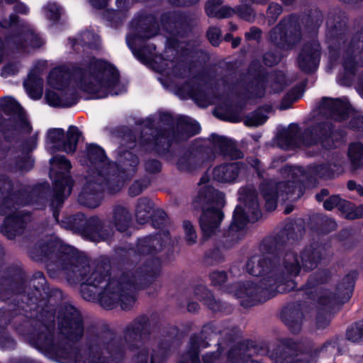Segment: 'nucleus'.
Masks as SVG:
<instances>
[{
	"label": "nucleus",
	"instance_id": "f257e3e1",
	"mask_svg": "<svg viewBox=\"0 0 363 363\" xmlns=\"http://www.w3.org/2000/svg\"><path fill=\"white\" fill-rule=\"evenodd\" d=\"M306 229L302 222L293 220L274 236L264 238L260 249L264 254L256 261L254 257L246 263L247 273L261 277L259 283L246 281L239 285L235 296L240 299V305L249 308L266 302L278 294H286L294 290L297 283L293 279L301 271L300 261L296 252H285L282 264L280 256L288 242L294 243L301 239Z\"/></svg>",
	"mask_w": 363,
	"mask_h": 363
},
{
	"label": "nucleus",
	"instance_id": "f03ea898",
	"mask_svg": "<svg viewBox=\"0 0 363 363\" xmlns=\"http://www.w3.org/2000/svg\"><path fill=\"white\" fill-rule=\"evenodd\" d=\"M0 298L9 300L8 307L0 308V327L7 328L12 320L23 316L16 326L17 332L28 340L22 329H28L34 320L41 321L50 306V301L61 299L62 291L50 289L47 279L40 271L33 273L27 280L24 269L16 264L6 267L0 277Z\"/></svg>",
	"mask_w": 363,
	"mask_h": 363
},
{
	"label": "nucleus",
	"instance_id": "7ed1b4c3",
	"mask_svg": "<svg viewBox=\"0 0 363 363\" xmlns=\"http://www.w3.org/2000/svg\"><path fill=\"white\" fill-rule=\"evenodd\" d=\"M32 259L45 264L50 277L58 271L67 272V281L80 284L82 297L94 302L99 299V289H104L111 277V261L102 257L91 269L87 257L60 239L39 240L30 249Z\"/></svg>",
	"mask_w": 363,
	"mask_h": 363
},
{
	"label": "nucleus",
	"instance_id": "20e7f679",
	"mask_svg": "<svg viewBox=\"0 0 363 363\" xmlns=\"http://www.w3.org/2000/svg\"><path fill=\"white\" fill-rule=\"evenodd\" d=\"M86 159L93 174L86 179L79 194V202L88 208H96L104 192L114 195L123 186L130 172H135L139 164L138 156L123 146L116 150V160L108 157L105 150L96 143H86Z\"/></svg>",
	"mask_w": 363,
	"mask_h": 363
},
{
	"label": "nucleus",
	"instance_id": "39448f33",
	"mask_svg": "<svg viewBox=\"0 0 363 363\" xmlns=\"http://www.w3.org/2000/svg\"><path fill=\"white\" fill-rule=\"evenodd\" d=\"M75 80L79 89L90 95L86 99H100L117 96L118 91L111 92L120 82V73L110 62L93 57L86 67L77 65L68 67L65 65L52 68L48 76V83L55 89L67 88L71 79Z\"/></svg>",
	"mask_w": 363,
	"mask_h": 363
},
{
	"label": "nucleus",
	"instance_id": "423d86ee",
	"mask_svg": "<svg viewBox=\"0 0 363 363\" xmlns=\"http://www.w3.org/2000/svg\"><path fill=\"white\" fill-rule=\"evenodd\" d=\"M161 273L158 258L147 260L133 270H127L118 277H111L99 294V303L106 310L120 305L124 311L133 308L137 300L132 289H145L151 285Z\"/></svg>",
	"mask_w": 363,
	"mask_h": 363
},
{
	"label": "nucleus",
	"instance_id": "0eeeda50",
	"mask_svg": "<svg viewBox=\"0 0 363 363\" xmlns=\"http://www.w3.org/2000/svg\"><path fill=\"white\" fill-rule=\"evenodd\" d=\"M55 310L50 305L41 321L34 320L28 329L21 330L28 336V342L58 363H77L80 349L64 340H55Z\"/></svg>",
	"mask_w": 363,
	"mask_h": 363
},
{
	"label": "nucleus",
	"instance_id": "6e6552de",
	"mask_svg": "<svg viewBox=\"0 0 363 363\" xmlns=\"http://www.w3.org/2000/svg\"><path fill=\"white\" fill-rule=\"evenodd\" d=\"M358 277L357 270H351L337 283L335 292L325 291L320 295L318 286L327 284L331 279L330 272L325 269L311 274L303 285L298 289L296 286L291 291H295L296 294H301L303 299L316 301L322 308L320 311H330L335 306L342 305L350 301Z\"/></svg>",
	"mask_w": 363,
	"mask_h": 363
},
{
	"label": "nucleus",
	"instance_id": "1a4fd4ad",
	"mask_svg": "<svg viewBox=\"0 0 363 363\" xmlns=\"http://www.w3.org/2000/svg\"><path fill=\"white\" fill-rule=\"evenodd\" d=\"M192 204L195 209L201 210L199 223L202 239L208 240L219 230L224 218L225 194L213 186L206 185L199 189Z\"/></svg>",
	"mask_w": 363,
	"mask_h": 363
},
{
	"label": "nucleus",
	"instance_id": "9d476101",
	"mask_svg": "<svg viewBox=\"0 0 363 363\" xmlns=\"http://www.w3.org/2000/svg\"><path fill=\"white\" fill-rule=\"evenodd\" d=\"M280 342L281 345L277 346L270 355L273 363H310L321 352H327L328 348L335 349L338 346L337 337L330 338L315 348L310 345H303L301 342L295 341L290 337L282 338Z\"/></svg>",
	"mask_w": 363,
	"mask_h": 363
},
{
	"label": "nucleus",
	"instance_id": "9b49d317",
	"mask_svg": "<svg viewBox=\"0 0 363 363\" xmlns=\"http://www.w3.org/2000/svg\"><path fill=\"white\" fill-rule=\"evenodd\" d=\"M242 199L247 206V212L244 207L238 204L235 206L232 217V221L228 230L223 233L225 242L223 243L224 248H228L238 242L237 238H234L235 233L245 229L248 223H255L258 221L262 216L259 206L257 196L254 190L247 187H244L240 190Z\"/></svg>",
	"mask_w": 363,
	"mask_h": 363
},
{
	"label": "nucleus",
	"instance_id": "f8f14e48",
	"mask_svg": "<svg viewBox=\"0 0 363 363\" xmlns=\"http://www.w3.org/2000/svg\"><path fill=\"white\" fill-rule=\"evenodd\" d=\"M132 33L126 37L128 47L134 55L141 62L147 60V55L156 50L155 44L145 45L136 50L134 48L136 40L146 41L159 33V23L157 17L152 13H140L135 16L130 22Z\"/></svg>",
	"mask_w": 363,
	"mask_h": 363
},
{
	"label": "nucleus",
	"instance_id": "ddd939ff",
	"mask_svg": "<svg viewBox=\"0 0 363 363\" xmlns=\"http://www.w3.org/2000/svg\"><path fill=\"white\" fill-rule=\"evenodd\" d=\"M345 133L336 129L330 121H322L312 123L302 133V144L306 147L320 145L323 149L331 150L337 148L343 141Z\"/></svg>",
	"mask_w": 363,
	"mask_h": 363
},
{
	"label": "nucleus",
	"instance_id": "4468645a",
	"mask_svg": "<svg viewBox=\"0 0 363 363\" xmlns=\"http://www.w3.org/2000/svg\"><path fill=\"white\" fill-rule=\"evenodd\" d=\"M0 108L5 115L13 117L11 121V123L7 124L4 131V138L6 142L9 143L13 141L18 142L20 138L16 132L26 135L31 133L32 125L23 108L15 98L4 97L0 103Z\"/></svg>",
	"mask_w": 363,
	"mask_h": 363
},
{
	"label": "nucleus",
	"instance_id": "2eb2a0df",
	"mask_svg": "<svg viewBox=\"0 0 363 363\" xmlns=\"http://www.w3.org/2000/svg\"><path fill=\"white\" fill-rule=\"evenodd\" d=\"M299 15L291 13L281 19L269 33V41L281 50H292L301 39Z\"/></svg>",
	"mask_w": 363,
	"mask_h": 363
},
{
	"label": "nucleus",
	"instance_id": "dca6fc26",
	"mask_svg": "<svg viewBox=\"0 0 363 363\" xmlns=\"http://www.w3.org/2000/svg\"><path fill=\"white\" fill-rule=\"evenodd\" d=\"M11 179L5 174L0 175V215L6 216L13 212L16 206H26L33 202V193L24 187L13 190Z\"/></svg>",
	"mask_w": 363,
	"mask_h": 363
},
{
	"label": "nucleus",
	"instance_id": "f3484780",
	"mask_svg": "<svg viewBox=\"0 0 363 363\" xmlns=\"http://www.w3.org/2000/svg\"><path fill=\"white\" fill-rule=\"evenodd\" d=\"M58 328L69 340L77 342L83 336L84 325L80 311L70 303L62 306L57 313Z\"/></svg>",
	"mask_w": 363,
	"mask_h": 363
},
{
	"label": "nucleus",
	"instance_id": "a211bd4d",
	"mask_svg": "<svg viewBox=\"0 0 363 363\" xmlns=\"http://www.w3.org/2000/svg\"><path fill=\"white\" fill-rule=\"evenodd\" d=\"M170 130L165 128H155V134L141 131L138 138V146L145 152H155L160 157L167 155L174 156V149H171L173 138Z\"/></svg>",
	"mask_w": 363,
	"mask_h": 363
},
{
	"label": "nucleus",
	"instance_id": "6ab92c4d",
	"mask_svg": "<svg viewBox=\"0 0 363 363\" xmlns=\"http://www.w3.org/2000/svg\"><path fill=\"white\" fill-rule=\"evenodd\" d=\"M269 78V71L258 60H252L243 74L242 83L245 88L251 90L252 98L262 99L265 96Z\"/></svg>",
	"mask_w": 363,
	"mask_h": 363
},
{
	"label": "nucleus",
	"instance_id": "aec40b11",
	"mask_svg": "<svg viewBox=\"0 0 363 363\" xmlns=\"http://www.w3.org/2000/svg\"><path fill=\"white\" fill-rule=\"evenodd\" d=\"M82 133L74 125L69 126L65 134L63 128H50L46 133V142L53 145L57 151H63L67 154L75 152Z\"/></svg>",
	"mask_w": 363,
	"mask_h": 363
},
{
	"label": "nucleus",
	"instance_id": "412c9836",
	"mask_svg": "<svg viewBox=\"0 0 363 363\" xmlns=\"http://www.w3.org/2000/svg\"><path fill=\"white\" fill-rule=\"evenodd\" d=\"M151 325L149 317L142 314L128 323L124 330L123 337L130 350L140 348L144 340L149 338L151 333Z\"/></svg>",
	"mask_w": 363,
	"mask_h": 363
},
{
	"label": "nucleus",
	"instance_id": "4be33fe9",
	"mask_svg": "<svg viewBox=\"0 0 363 363\" xmlns=\"http://www.w3.org/2000/svg\"><path fill=\"white\" fill-rule=\"evenodd\" d=\"M170 241L169 230H164L162 233H155L148 235L138 238L135 243V252L141 256L150 255L154 258H158L161 262V259L156 256L161 252L165 247L167 242ZM147 259L144 262H145ZM162 265V263L160 262Z\"/></svg>",
	"mask_w": 363,
	"mask_h": 363
},
{
	"label": "nucleus",
	"instance_id": "5701e85b",
	"mask_svg": "<svg viewBox=\"0 0 363 363\" xmlns=\"http://www.w3.org/2000/svg\"><path fill=\"white\" fill-rule=\"evenodd\" d=\"M321 48L318 42L309 41L303 45L297 57L299 69L305 74H311L319 67Z\"/></svg>",
	"mask_w": 363,
	"mask_h": 363
},
{
	"label": "nucleus",
	"instance_id": "b1692460",
	"mask_svg": "<svg viewBox=\"0 0 363 363\" xmlns=\"http://www.w3.org/2000/svg\"><path fill=\"white\" fill-rule=\"evenodd\" d=\"M160 22L167 33L173 35H182L190 26V18L179 11H169L160 15Z\"/></svg>",
	"mask_w": 363,
	"mask_h": 363
},
{
	"label": "nucleus",
	"instance_id": "393cba45",
	"mask_svg": "<svg viewBox=\"0 0 363 363\" xmlns=\"http://www.w3.org/2000/svg\"><path fill=\"white\" fill-rule=\"evenodd\" d=\"M326 252V244L313 241L306 245L300 252L301 269L308 272L316 269L323 259Z\"/></svg>",
	"mask_w": 363,
	"mask_h": 363
},
{
	"label": "nucleus",
	"instance_id": "a878e982",
	"mask_svg": "<svg viewBox=\"0 0 363 363\" xmlns=\"http://www.w3.org/2000/svg\"><path fill=\"white\" fill-rule=\"evenodd\" d=\"M258 345L252 340L238 342L230 348L227 353L229 363H260L252 359L255 354L259 352Z\"/></svg>",
	"mask_w": 363,
	"mask_h": 363
},
{
	"label": "nucleus",
	"instance_id": "bb28decb",
	"mask_svg": "<svg viewBox=\"0 0 363 363\" xmlns=\"http://www.w3.org/2000/svg\"><path fill=\"white\" fill-rule=\"evenodd\" d=\"M81 236L92 242H100L111 238V232L104 226V221L99 216L87 218L85 216Z\"/></svg>",
	"mask_w": 363,
	"mask_h": 363
},
{
	"label": "nucleus",
	"instance_id": "cd10ccee",
	"mask_svg": "<svg viewBox=\"0 0 363 363\" xmlns=\"http://www.w3.org/2000/svg\"><path fill=\"white\" fill-rule=\"evenodd\" d=\"M301 176L307 179L308 186L314 187L318 184V179L329 180L336 176L333 164L328 162L312 164L306 168H298Z\"/></svg>",
	"mask_w": 363,
	"mask_h": 363
},
{
	"label": "nucleus",
	"instance_id": "c85d7f7f",
	"mask_svg": "<svg viewBox=\"0 0 363 363\" xmlns=\"http://www.w3.org/2000/svg\"><path fill=\"white\" fill-rule=\"evenodd\" d=\"M319 107L326 111L331 118L338 122L347 121L352 107L349 101L340 98H330L323 96L321 99Z\"/></svg>",
	"mask_w": 363,
	"mask_h": 363
},
{
	"label": "nucleus",
	"instance_id": "c756f323",
	"mask_svg": "<svg viewBox=\"0 0 363 363\" xmlns=\"http://www.w3.org/2000/svg\"><path fill=\"white\" fill-rule=\"evenodd\" d=\"M301 299L288 303L281 311L280 318L289 331L298 334L301 330L304 315L301 309Z\"/></svg>",
	"mask_w": 363,
	"mask_h": 363
},
{
	"label": "nucleus",
	"instance_id": "7c9ffc66",
	"mask_svg": "<svg viewBox=\"0 0 363 363\" xmlns=\"http://www.w3.org/2000/svg\"><path fill=\"white\" fill-rule=\"evenodd\" d=\"M194 293L198 300L203 302L213 313L230 314L233 311L232 306L226 302L216 299L213 292L203 284H197L194 289Z\"/></svg>",
	"mask_w": 363,
	"mask_h": 363
},
{
	"label": "nucleus",
	"instance_id": "2f4dec72",
	"mask_svg": "<svg viewBox=\"0 0 363 363\" xmlns=\"http://www.w3.org/2000/svg\"><path fill=\"white\" fill-rule=\"evenodd\" d=\"M216 153L225 159L236 160L244 157L243 152L238 148L236 143L223 135L213 133L208 137Z\"/></svg>",
	"mask_w": 363,
	"mask_h": 363
},
{
	"label": "nucleus",
	"instance_id": "473e14b6",
	"mask_svg": "<svg viewBox=\"0 0 363 363\" xmlns=\"http://www.w3.org/2000/svg\"><path fill=\"white\" fill-rule=\"evenodd\" d=\"M27 223L25 214L21 211L8 213L0 227V232L9 240H13L16 236L23 233Z\"/></svg>",
	"mask_w": 363,
	"mask_h": 363
},
{
	"label": "nucleus",
	"instance_id": "72a5a7b5",
	"mask_svg": "<svg viewBox=\"0 0 363 363\" xmlns=\"http://www.w3.org/2000/svg\"><path fill=\"white\" fill-rule=\"evenodd\" d=\"M244 167L245 164L242 162L222 163L213 168V179L220 183H234Z\"/></svg>",
	"mask_w": 363,
	"mask_h": 363
},
{
	"label": "nucleus",
	"instance_id": "f704fd0d",
	"mask_svg": "<svg viewBox=\"0 0 363 363\" xmlns=\"http://www.w3.org/2000/svg\"><path fill=\"white\" fill-rule=\"evenodd\" d=\"M360 54V62L357 60V56L342 55L341 60L342 72L341 73L339 79V83L340 85L350 86L354 81L358 71L359 66L360 65L361 67H363V40Z\"/></svg>",
	"mask_w": 363,
	"mask_h": 363
},
{
	"label": "nucleus",
	"instance_id": "c9c22d12",
	"mask_svg": "<svg viewBox=\"0 0 363 363\" xmlns=\"http://www.w3.org/2000/svg\"><path fill=\"white\" fill-rule=\"evenodd\" d=\"M279 188L281 200L285 201L301 198L304 194L306 189H310L311 186H308L307 179L301 175V178L298 179L279 182Z\"/></svg>",
	"mask_w": 363,
	"mask_h": 363
},
{
	"label": "nucleus",
	"instance_id": "e433bc0d",
	"mask_svg": "<svg viewBox=\"0 0 363 363\" xmlns=\"http://www.w3.org/2000/svg\"><path fill=\"white\" fill-rule=\"evenodd\" d=\"M259 189L265 201L264 207L266 210L269 212L274 211L277 207L279 199L281 200L279 182L273 181L262 182L260 184Z\"/></svg>",
	"mask_w": 363,
	"mask_h": 363
},
{
	"label": "nucleus",
	"instance_id": "4c0bfd02",
	"mask_svg": "<svg viewBox=\"0 0 363 363\" xmlns=\"http://www.w3.org/2000/svg\"><path fill=\"white\" fill-rule=\"evenodd\" d=\"M42 72V68L38 65H35L23 82L26 91L33 99H39L43 94V79L40 77Z\"/></svg>",
	"mask_w": 363,
	"mask_h": 363
},
{
	"label": "nucleus",
	"instance_id": "58836bf2",
	"mask_svg": "<svg viewBox=\"0 0 363 363\" xmlns=\"http://www.w3.org/2000/svg\"><path fill=\"white\" fill-rule=\"evenodd\" d=\"M201 130V125L197 121L191 122L190 118L180 116L176 119V130L172 131V136L188 139L199 134Z\"/></svg>",
	"mask_w": 363,
	"mask_h": 363
},
{
	"label": "nucleus",
	"instance_id": "ea45409f",
	"mask_svg": "<svg viewBox=\"0 0 363 363\" xmlns=\"http://www.w3.org/2000/svg\"><path fill=\"white\" fill-rule=\"evenodd\" d=\"M171 149H174L175 155H169V160L178 157L177 167L180 172H190L195 169L196 164L193 161L195 154L191 147L186 149L184 146L178 145L177 147H171Z\"/></svg>",
	"mask_w": 363,
	"mask_h": 363
},
{
	"label": "nucleus",
	"instance_id": "a19ab883",
	"mask_svg": "<svg viewBox=\"0 0 363 363\" xmlns=\"http://www.w3.org/2000/svg\"><path fill=\"white\" fill-rule=\"evenodd\" d=\"M302 133L297 123H291L287 129L281 130L278 135L279 140L287 148H296L302 143Z\"/></svg>",
	"mask_w": 363,
	"mask_h": 363
},
{
	"label": "nucleus",
	"instance_id": "79ce46f5",
	"mask_svg": "<svg viewBox=\"0 0 363 363\" xmlns=\"http://www.w3.org/2000/svg\"><path fill=\"white\" fill-rule=\"evenodd\" d=\"M112 220L116 229L118 232L124 233L131 225L132 216L127 208L116 205L113 208Z\"/></svg>",
	"mask_w": 363,
	"mask_h": 363
},
{
	"label": "nucleus",
	"instance_id": "37998d69",
	"mask_svg": "<svg viewBox=\"0 0 363 363\" xmlns=\"http://www.w3.org/2000/svg\"><path fill=\"white\" fill-rule=\"evenodd\" d=\"M311 228L319 234L327 235L336 229L337 223L334 219L318 213L311 218Z\"/></svg>",
	"mask_w": 363,
	"mask_h": 363
},
{
	"label": "nucleus",
	"instance_id": "c03bdc74",
	"mask_svg": "<svg viewBox=\"0 0 363 363\" xmlns=\"http://www.w3.org/2000/svg\"><path fill=\"white\" fill-rule=\"evenodd\" d=\"M85 214L77 213L73 215H63L57 222L62 228L80 235L84 225Z\"/></svg>",
	"mask_w": 363,
	"mask_h": 363
},
{
	"label": "nucleus",
	"instance_id": "a18cd8bd",
	"mask_svg": "<svg viewBox=\"0 0 363 363\" xmlns=\"http://www.w3.org/2000/svg\"><path fill=\"white\" fill-rule=\"evenodd\" d=\"M337 240L345 249H353L357 247L359 242V233L353 228H344L336 235Z\"/></svg>",
	"mask_w": 363,
	"mask_h": 363
},
{
	"label": "nucleus",
	"instance_id": "49530a36",
	"mask_svg": "<svg viewBox=\"0 0 363 363\" xmlns=\"http://www.w3.org/2000/svg\"><path fill=\"white\" fill-rule=\"evenodd\" d=\"M153 202L147 197L138 199L135 207V217L140 224L146 223L150 220L155 211Z\"/></svg>",
	"mask_w": 363,
	"mask_h": 363
},
{
	"label": "nucleus",
	"instance_id": "de8ad7c7",
	"mask_svg": "<svg viewBox=\"0 0 363 363\" xmlns=\"http://www.w3.org/2000/svg\"><path fill=\"white\" fill-rule=\"evenodd\" d=\"M345 12L339 10L333 15V25L330 28L332 38L337 40H343L347 32V26L345 21Z\"/></svg>",
	"mask_w": 363,
	"mask_h": 363
},
{
	"label": "nucleus",
	"instance_id": "09e8293b",
	"mask_svg": "<svg viewBox=\"0 0 363 363\" xmlns=\"http://www.w3.org/2000/svg\"><path fill=\"white\" fill-rule=\"evenodd\" d=\"M223 332V326L216 320L208 321L205 323L199 333H196L201 342L203 343V348H207L210 346L209 341L214 335L221 334Z\"/></svg>",
	"mask_w": 363,
	"mask_h": 363
},
{
	"label": "nucleus",
	"instance_id": "8fccbe9b",
	"mask_svg": "<svg viewBox=\"0 0 363 363\" xmlns=\"http://www.w3.org/2000/svg\"><path fill=\"white\" fill-rule=\"evenodd\" d=\"M53 182V189L65 191L66 188H69V194L71 193L74 185V180L69 172L56 171L52 176Z\"/></svg>",
	"mask_w": 363,
	"mask_h": 363
},
{
	"label": "nucleus",
	"instance_id": "3c124183",
	"mask_svg": "<svg viewBox=\"0 0 363 363\" xmlns=\"http://www.w3.org/2000/svg\"><path fill=\"white\" fill-rule=\"evenodd\" d=\"M347 155L354 169L363 167V143L361 142L350 143Z\"/></svg>",
	"mask_w": 363,
	"mask_h": 363
},
{
	"label": "nucleus",
	"instance_id": "603ef678",
	"mask_svg": "<svg viewBox=\"0 0 363 363\" xmlns=\"http://www.w3.org/2000/svg\"><path fill=\"white\" fill-rule=\"evenodd\" d=\"M150 220L152 227L160 230L158 233L169 230V218L164 210L160 208L155 209Z\"/></svg>",
	"mask_w": 363,
	"mask_h": 363
},
{
	"label": "nucleus",
	"instance_id": "864d4df0",
	"mask_svg": "<svg viewBox=\"0 0 363 363\" xmlns=\"http://www.w3.org/2000/svg\"><path fill=\"white\" fill-rule=\"evenodd\" d=\"M116 133L118 137H119L123 143H121L120 146H123L125 150H127V147L132 150L136 146V135L132 129L124 125L119 127Z\"/></svg>",
	"mask_w": 363,
	"mask_h": 363
},
{
	"label": "nucleus",
	"instance_id": "5fc2aeb1",
	"mask_svg": "<svg viewBox=\"0 0 363 363\" xmlns=\"http://www.w3.org/2000/svg\"><path fill=\"white\" fill-rule=\"evenodd\" d=\"M35 160L31 155H22L14 158L12 170L15 172H28L34 167Z\"/></svg>",
	"mask_w": 363,
	"mask_h": 363
},
{
	"label": "nucleus",
	"instance_id": "6e6d98bb",
	"mask_svg": "<svg viewBox=\"0 0 363 363\" xmlns=\"http://www.w3.org/2000/svg\"><path fill=\"white\" fill-rule=\"evenodd\" d=\"M77 363H104L101 353L93 347H89L83 352L80 350Z\"/></svg>",
	"mask_w": 363,
	"mask_h": 363
},
{
	"label": "nucleus",
	"instance_id": "4d7b16f0",
	"mask_svg": "<svg viewBox=\"0 0 363 363\" xmlns=\"http://www.w3.org/2000/svg\"><path fill=\"white\" fill-rule=\"evenodd\" d=\"M5 41L16 50H23L26 47V32H12L5 37Z\"/></svg>",
	"mask_w": 363,
	"mask_h": 363
},
{
	"label": "nucleus",
	"instance_id": "13d9d810",
	"mask_svg": "<svg viewBox=\"0 0 363 363\" xmlns=\"http://www.w3.org/2000/svg\"><path fill=\"white\" fill-rule=\"evenodd\" d=\"M267 119L268 116L261 111V108H257L245 116V124L250 127H257L264 124Z\"/></svg>",
	"mask_w": 363,
	"mask_h": 363
},
{
	"label": "nucleus",
	"instance_id": "bf43d9fd",
	"mask_svg": "<svg viewBox=\"0 0 363 363\" xmlns=\"http://www.w3.org/2000/svg\"><path fill=\"white\" fill-rule=\"evenodd\" d=\"M201 348H203V343L201 342L199 335L196 333L191 334L189 342L188 353L192 362L199 361Z\"/></svg>",
	"mask_w": 363,
	"mask_h": 363
},
{
	"label": "nucleus",
	"instance_id": "052dcab7",
	"mask_svg": "<svg viewBox=\"0 0 363 363\" xmlns=\"http://www.w3.org/2000/svg\"><path fill=\"white\" fill-rule=\"evenodd\" d=\"M346 337L348 340L357 342L363 340V319L355 322L349 326L346 330Z\"/></svg>",
	"mask_w": 363,
	"mask_h": 363
},
{
	"label": "nucleus",
	"instance_id": "680f3d73",
	"mask_svg": "<svg viewBox=\"0 0 363 363\" xmlns=\"http://www.w3.org/2000/svg\"><path fill=\"white\" fill-rule=\"evenodd\" d=\"M235 14L247 22L252 23L255 18V11L252 7L247 4H242L235 7Z\"/></svg>",
	"mask_w": 363,
	"mask_h": 363
},
{
	"label": "nucleus",
	"instance_id": "e2e57ef3",
	"mask_svg": "<svg viewBox=\"0 0 363 363\" xmlns=\"http://www.w3.org/2000/svg\"><path fill=\"white\" fill-rule=\"evenodd\" d=\"M286 86V76L281 71H275L272 73L270 87L274 93L282 91Z\"/></svg>",
	"mask_w": 363,
	"mask_h": 363
},
{
	"label": "nucleus",
	"instance_id": "0e129e2a",
	"mask_svg": "<svg viewBox=\"0 0 363 363\" xmlns=\"http://www.w3.org/2000/svg\"><path fill=\"white\" fill-rule=\"evenodd\" d=\"M203 259L206 264L213 265L223 262L224 260V256L220 247L216 245L213 248L206 251Z\"/></svg>",
	"mask_w": 363,
	"mask_h": 363
},
{
	"label": "nucleus",
	"instance_id": "69168bd1",
	"mask_svg": "<svg viewBox=\"0 0 363 363\" xmlns=\"http://www.w3.org/2000/svg\"><path fill=\"white\" fill-rule=\"evenodd\" d=\"M191 149L194 150L195 157L197 155L201 156L202 162L212 161L216 157V150L213 147L199 145L195 148Z\"/></svg>",
	"mask_w": 363,
	"mask_h": 363
},
{
	"label": "nucleus",
	"instance_id": "338daca9",
	"mask_svg": "<svg viewBox=\"0 0 363 363\" xmlns=\"http://www.w3.org/2000/svg\"><path fill=\"white\" fill-rule=\"evenodd\" d=\"M282 11V6L278 3L272 2L268 5L266 11V19L269 26L273 25L277 21Z\"/></svg>",
	"mask_w": 363,
	"mask_h": 363
},
{
	"label": "nucleus",
	"instance_id": "774afa93",
	"mask_svg": "<svg viewBox=\"0 0 363 363\" xmlns=\"http://www.w3.org/2000/svg\"><path fill=\"white\" fill-rule=\"evenodd\" d=\"M16 342L8 331V328L0 327V348L13 350Z\"/></svg>",
	"mask_w": 363,
	"mask_h": 363
}]
</instances>
